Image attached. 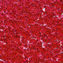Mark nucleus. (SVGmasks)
Returning a JSON list of instances; mask_svg holds the SVG:
<instances>
[{
	"mask_svg": "<svg viewBox=\"0 0 63 63\" xmlns=\"http://www.w3.org/2000/svg\"><path fill=\"white\" fill-rule=\"evenodd\" d=\"M26 47H27V46H26Z\"/></svg>",
	"mask_w": 63,
	"mask_h": 63,
	"instance_id": "3",
	"label": "nucleus"
},
{
	"mask_svg": "<svg viewBox=\"0 0 63 63\" xmlns=\"http://www.w3.org/2000/svg\"><path fill=\"white\" fill-rule=\"evenodd\" d=\"M32 38V39H33V38H34V37H33V38Z\"/></svg>",
	"mask_w": 63,
	"mask_h": 63,
	"instance_id": "1",
	"label": "nucleus"
},
{
	"mask_svg": "<svg viewBox=\"0 0 63 63\" xmlns=\"http://www.w3.org/2000/svg\"><path fill=\"white\" fill-rule=\"evenodd\" d=\"M62 15H63V14H62Z\"/></svg>",
	"mask_w": 63,
	"mask_h": 63,
	"instance_id": "2",
	"label": "nucleus"
}]
</instances>
